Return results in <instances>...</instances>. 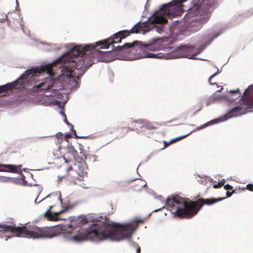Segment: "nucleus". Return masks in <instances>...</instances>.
<instances>
[{
	"mask_svg": "<svg viewBox=\"0 0 253 253\" xmlns=\"http://www.w3.org/2000/svg\"><path fill=\"white\" fill-rule=\"evenodd\" d=\"M90 66V64L85 65L84 60H79L74 54H71L70 50L68 53L54 62L42 66L38 69L39 73L46 72L49 77L38 85H34L33 90L34 91H42L45 92L50 89L56 82L53 76L55 74L54 71L57 70L56 68L60 71L62 77L68 79L69 84L77 88L79 86L78 80Z\"/></svg>",
	"mask_w": 253,
	"mask_h": 253,
	"instance_id": "f257e3e1",
	"label": "nucleus"
},
{
	"mask_svg": "<svg viewBox=\"0 0 253 253\" xmlns=\"http://www.w3.org/2000/svg\"><path fill=\"white\" fill-rule=\"evenodd\" d=\"M78 228L73 227V222L71 224L40 227L34 224L17 227L14 221H11L10 224H0V236L9 232L17 237L32 239L51 238L61 233L72 234L78 232V234L71 236L70 239L79 242V229Z\"/></svg>",
	"mask_w": 253,
	"mask_h": 253,
	"instance_id": "f03ea898",
	"label": "nucleus"
},
{
	"mask_svg": "<svg viewBox=\"0 0 253 253\" xmlns=\"http://www.w3.org/2000/svg\"><path fill=\"white\" fill-rule=\"evenodd\" d=\"M142 31V27L135 25L130 30L120 31L106 40L96 42L95 44H88L84 46L76 45L70 50V53L74 54L79 60H84L85 65L90 64L91 65L92 63L91 62L92 61L90 58H92V55H89V54H92L96 51L95 48L97 46H100V48H108L111 44L121 42L122 39L126 38L131 34H137Z\"/></svg>",
	"mask_w": 253,
	"mask_h": 253,
	"instance_id": "7ed1b4c3",
	"label": "nucleus"
},
{
	"mask_svg": "<svg viewBox=\"0 0 253 253\" xmlns=\"http://www.w3.org/2000/svg\"><path fill=\"white\" fill-rule=\"evenodd\" d=\"M219 199L200 198L195 201H186L184 198L178 195L169 197L166 205L169 208L171 213L175 216L190 218L195 216L204 205H210L223 200Z\"/></svg>",
	"mask_w": 253,
	"mask_h": 253,
	"instance_id": "20e7f679",
	"label": "nucleus"
},
{
	"mask_svg": "<svg viewBox=\"0 0 253 253\" xmlns=\"http://www.w3.org/2000/svg\"><path fill=\"white\" fill-rule=\"evenodd\" d=\"M241 97L240 104L230 109L226 114L227 118L236 117L244 114L249 112L250 109H253V86L251 85L247 88L241 96L240 90L237 88L235 90L229 91V94L227 96H223V98H230L231 101Z\"/></svg>",
	"mask_w": 253,
	"mask_h": 253,
	"instance_id": "39448f33",
	"label": "nucleus"
},
{
	"mask_svg": "<svg viewBox=\"0 0 253 253\" xmlns=\"http://www.w3.org/2000/svg\"><path fill=\"white\" fill-rule=\"evenodd\" d=\"M33 75L34 74L32 71H25L18 79L14 82L0 86V94L7 90H12L18 84L20 85V87H23V84L26 82V80L30 76L31 78L32 77Z\"/></svg>",
	"mask_w": 253,
	"mask_h": 253,
	"instance_id": "423d86ee",
	"label": "nucleus"
},
{
	"mask_svg": "<svg viewBox=\"0 0 253 253\" xmlns=\"http://www.w3.org/2000/svg\"><path fill=\"white\" fill-rule=\"evenodd\" d=\"M66 163L75 161L78 162L77 157V151L73 146H68L66 148V151L63 156Z\"/></svg>",
	"mask_w": 253,
	"mask_h": 253,
	"instance_id": "0eeeda50",
	"label": "nucleus"
},
{
	"mask_svg": "<svg viewBox=\"0 0 253 253\" xmlns=\"http://www.w3.org/2000/svg\"><path fill=\"white\" fill-rule=\"evenodd\" d=\"M193 50L192 47L183 45L177 47V51L180 53L181 57H187L190 59H194L197 53L191 54L190 52Z\"/></svg>",
	"mask_w": 253,
	"mask_h": 253,
	"instance_id": "6e6552de",
	"label": "nucleus"
},
{
	"mask_svg": "<svg viewBox=\"0 0 253 253\" xmlns=\"http://www.w3.org/2000/svg\"><path fill=\"white\" fill-rule=\"evenodd\" d=\"M21 165L18 166L11 164H0V171H7L13 173H17L20 169Z\"/></svg>",
	"mask_w": 253,
	"mask_h": 253,
	"instance_id": "1a4fd4ad",
	"label": "nucleus"
},
{
	"mask_svg": "<svg viewBox=\"0 0 253 253\" xmlns=\"http://www.w3.org/2000/svg\"><path fill=\"white\" fill-rule=\"evenodd\" d=\"M211 16V13L209 10H200L199 12V17L198 21L201 24H205L209 20Z\"/></svg>",
	"mask_w": 253,
	"mask_h": 253,
	"instance_id": "9d476101",
	"label": "nucleus"
},
{
	"mask_svg": "<svg viewBox=\"0 0 253 253\" xmlns=\"http://www.w3.org/2000/svg\"><path fill=\"white\" fill-rule=\"evenodd\" d=\"M52 208L53 206H50L48 210L44 213V216L47 217L48 220L57 221L58 220V215L62 213L63 211L52 213L51 211Z\"/></svg>",
	"mask_w": 253,
	"mask_h": 253,
	"instance_id": "9b49d317",
	"label": "nucleus"
},
{
	"mask_svg": "<svg viewBox=\"0 0 253 253\" xmlns=\"http://www.w3.org/2000/svg\"><path fill=\"white\" fill-rule=\"evenodd\" d=\"M136 42H137L133 43H126L123 46H118L114 48L113 51H118L120 53H126L127 52V51H126L127 49L133 47Z\"/></svg>",
	"mask_w": 253,
	"mask_h": 253,
	"instance_id": "f8f14e48",
	"label": "nucleus"
},
{
	"mask_svg": "<svg viewBox=\"0 0 253 253\" xmlns=\"http://www.w3.org/2000/svg\"><path fill=\"white\" fill-rule=\"evenodd\" d=\"M146 185L145 181L140 179H136L132 185L135 191H140Z\"/></svg>",
	"mask_w": 253,
	"mask_h": 253,
	"instance_id": "ddd939ff",
	"label": "nucleus"
},
{
	"mask_svg": "<svg viewBox=\"0 0 253 253\" xmlns=\"http://www.w3.org/2000/svg\"><path fill=\"white\" fill-rule=\"evenodd\" d=\"M53 139L54 143L56 144L58 150H60L62 148L61 144L64 141L63 134L61 132H58L53 137Z\"/></svg>",
	"mask_w": 253,
	"mask_h": 253,
	"instance_id": "4468645a",
	"label": "nucleus"
},
{
	"mask_svg": "<svg viewBox=\"0 0 253 253\" xmlns=\"http://www.w3.org/2000/svg\"><path fill=\"white\" fill-rule=\"evenodd\" d=\"M131 123L134 130H139L140 129L144 128V121L136 120L131 122Z\"/></svg>",
	"mask_w": 253,
	"mask_h": 253,
	"instance_id": "2eb2a0df",
	"label": "nucleus"
},
{
	"mask_svg": "<svg viewBox=\"0 0 253 253\" xmlns=\"http://www.w3.org/2000/svg\"><path fill=\"white\" fill-rule=\"evenodd\" d=\"M79 148L80 152V154H79L77 153V157L78 159V162L80 163L86 159V153L84 149L83 146H82V145H80Z\"/></svg>",
	"mask_w": 253,
	"mask_h": 253,
	"instance_id": "dca6fc26",
	"label": "nucleus"
},
{
	"mask_svg": "<svg viewBox=\"0 0 253 253\" xmlns=\"http://www.w3.org/2000/svg\"><path fill=\"white\" fill-rule=\"evenodd\" d=\"M157 124L151 123V122L144 121V128L148 129H156L158 128Z\"/></svg>",
	"mask_w": 253,
	"mask_h": 253,
	"instance_id": "f3484780",
	"label": "nucleus"
},
{
	"mask_svg": "<svg viewBox=\"0 0 253 253\" xmlns=\"http://www.w3.org/2000/svg\"><path fill=\"white\" fill-rule=\"evenodd\" d=\"M162 47L157 42L154 43L149 46L148 49L151 50H160Z\"/></svg>",
	"mask_w": 253,
	"mask_h": 253,
	"instance_id": "a211bd4d",
	"label": "nucleus"
},
{
	"mask_svg": "<svg viewBox=\"0 0 253 253\" xmlns=\"http://www.w3.org/2000/svg\"><path fill=\"white\" fill-rule=\"evenodd\" d=\"M186 136H187V135H184V136H181L175 138L174 139H172L170 140L169 143H174L177 141H179V140L185 138Z\"/></svg>",
	"mask_w": 253,
	"mask_h": 253,
	"instance_id": "6ab92c4d",
	"label": "nucleus"
},
{
	"mask_svg": "<svg viewBox=\"0 0 253 253\" xmlns=\"http://www.w3.org/2000/svg\"><path fill=\"white\" fill-rule=\"evenodd\" d=\"M87 219L85 218H82V219L80 220L79 226L85 224L86 223H87Z\"/></svg>",
	"mask_w": 253,
	"mask_h": 253,
	"instance_id": "aec40b11",
	"label": "nucleus"
},
{
	"mask_svg": "<svg viewBox=\"0 0 253 253\" xmlns=\"http://www.w3.org/2000/svg\"><path fill=\"white\" fill-rule=\"evenodd\" d=\"M64 121L68 125H69L71 127L72 130H73L75 134H76V131L73 128V125L69 123L66 118L64 120Z\"/></svg>",
	"mask_w": 253,
	"mask_h": 253,
	"instance_id": "412c9836",
	"label": "nucleus"
},
{
	"mask_svg": "<svg viewBox=\"0 0 253 253\" xmlns=\"http://www.w3.org/2000/svg\"><path fill=\"white\" fill-rule=\"evenodd\" d=\"M213 123L211 121V122H209L208 123H206V124H205L203 126H202L201 127H200V129H202V128H204L209 126H210V125H212Z\"/></svg>",
	"mask_w": 253,
	"mask_h": 253,
	"instance_id": "4be33fe9",
	"label": "nucleus"
},
{
	"mask_svg": "<svg viewBox=\"0 0 253 253\" xmlns=\"http://www.w3.org/2000/svg\"><path fill=\"white\" fill-rule=\"evenodd\" d=\"M224 188L227 190H233V187L229 184H226L224 186Z\"/></svg>",
	"mask_w": 253,
	"mask_h": 253,
	"instance_id": "5701e85b",
	"label": "nucleus"
},
{
	"mask_svg": "<svg viewBox=\"0 0 253 253\" xmlns=\"http://www.w3.org/2000/svg\"><path fill=\"white\" fill-rule=\"evenodd\" d=\"M223 185V183H219L218 184H214L213 185V188H220L222 186V185Z\"/></svg>",
	"mask_w": 253,
	"mask_h": 253,
	"instance_id": "b1692460",
	"label": "nucleus"
},
{
	"mask_svg": "<svg viewBox=\"0 0 253 253\" xmlns=\"http://www.w3.org/2000/svg\"><path fill=\"white\" fill-rule=\"evenodd\" d=\"M247 187L248 190L251 191H253V184H249L247 185Z\"/></svg>",
	"mask_w": 253,
	"mask_h": 253,
	"instance_id": "393cba45",
	"label": "nucleus"
},
{
	"mask_svg": "<svg viewBox=\"0 0 253 253\" xmlns=\"http://www.w3.org/2000/svg\"><path fill=\"white\" fill-rule=\"evenodd\" d=\"M235 193V190H233L232 192L227 191L226 192V197H230L231 196L233 193Z\"/></svg>",
	"mask_w": 253,
	"mask_h": 253,
	"instance_id": "a878e982",
	"label": "nucleus"
},
{
	"mask_svg": "<svg viewBox=\"0 0 253 253\" xmlns=\"http://www.w3.org/2000/svg\"><path fill=\"white\" fill-rule=\"evenodd\" d=\"M218 73V72H216V73H215L214 74H212L211 76H210V77L209 78V82L210 84H212L211 83V78H213L216 75H217V74Z\"/></svg>",
	"mask_w": 253,
	"mask_h": 253,
	"instance_id": "bb28decb",
	"label": "nucleus"
},
{
	"mask_svg": "<svg viewBox=\"0 0 253 253\" xmlns=\"http://www.w3.org/2000/svg\"><path fill=\"white\" fill-rule=\"evenodd\" d=\"M148 57H157L156 56V54H153V53H149L147 55Z\"/></svg>",
	"mask_w": 253,
	"mask_h": 253,
	"instance_id": "cd10ccee",
	"label": "nucleus"
},
{
	"mask_svg": "<svg viewBox=\"0 0 253 253\" xmlns=\"http://www.w3.org/2000/svg\"><path fill=\"white\" fill-rule=\"evenodd\" d=\"M65 137L66 138H71L72 137V134L70 133H67L65 135Z\"/></svg>",
	"mask_w": 253,
	"mask_h": 253,
	"instance_id": "c85d7f7f",
	"label": "nucleus"
},
{
	"mask_svg": "<svg viewBox=\"0 0 253 253\" xmlns=\"http://www.w3.org/2000/svg\"><path fill=\"white\" fill-rule=\"evenodd\" d=\"M217 99H218V97H217L210 98V99L212 102H214L215 101V100H217Z\"/></svg>",
	"mask_w": 253,
	"mask_h": 253,
	"instance_id": "c756f323",
	"label": "nucleus"
},
{
	"mask_svg": "<svg viewBox=\"0 0 253 253\" xmlns=\"http://www.w3.org/2000/svg\"><path fill=\"white\" fill-rule=\"evenodd\" d=\"M136 253H140V248L139 247L136 250Z\"/></svg>",
	"mask_w": 253,
	"mask_h": 253,
	"instance_id": "7c9ffc66",
	"label": "nucleus"
},
{
	"mask_svg": "<svg viewBox=\"0 0 253 253\" xmlns=\"http://www.w3.org/2000/svg\"><path fill=\"white\" fill-rule=\"evenodd\" d=\"M73 168H72V166H70L69 167L68 169H67V171H69V170H72Z\"/></svg>",
	"mask_w": 253,
	"mask_h": 253,
	"instance_id": "2f4dec72",
	"label": "nucleus"
},
{
	"mask_svg": "<svg viewBox=\"0 0 253 253\" xmlns=\"http://www.w3.org/2000/svg\"><path fill=\"white\" fill-rule=\"evenodd\" d=\"M59 103H60V102H59V101H57L56 102V104H59Z\"/></svg>",
	"mask_w": 253,
	"mask_h": 253,
	"instance_id": "473e14b6",
	"label": "nucleus"
},
{
	"mask_svg": "<svg viewBox=\"0 0 253 253\" xmlns=\"http://www.w3.org/2000/svg\"><path fill=\"white\" fill-rule=\"evenodd\" d=\"M141 222V221L139 220H137V222Z\"/></svg>",
	"mask_w": 253,
	"mask_h": 253,
	"instance_id": "72a5a7b5",
	"label": "nucleus"
}]
</instances>
